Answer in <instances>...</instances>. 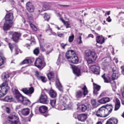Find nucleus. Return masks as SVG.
Returning <instances> with one entry per match:
<instances>
[{"label": "nucleus", "mask_w": 124, "mask_h": 124, "mask_svg": "<svg viewBox=\"0 0 124 124\" xmlns=\"http://www.w3.org/2000/svg\"><path fill=\"white\" fill-rule=\"evenodd\" d=\"M66 57L70 63L76 64L78 62V59L75 52L73 50H69L66 53Z\"/></svg>", "instance_id": "nucleus-1"}, {"label": "nucleus", "mask_w": 124, "mask_h": 124, "mask_svg": "<svg viewBox=\"0 0 124 124\" xmlns=\"http://www.w3.org/2000/svg\"><path fill=\"white\" fill-rule=\"evenodd\" d=\"M86 59L89 64L92 63L97 57L96 54L94 51L90 50H86L85 52Z\"/></svg>", "instance_id": "nucleus-2"}, {"label": "nucleus", "mask_w": 124, "mask_h": 124, "mask_svg": "<svg viewBox=\"0 0 124 124\" xmlns=\"http://www.w3.org/2000/svg\"><path fill=\"white\" fill-rule=\"evenodd\" d=\"M12 91L15 94V98L18 101H29L26 97L23 96L19 93L16 86L12 87Z\"/></svg>", "instance_id": "nucleus-3"}, {"label": "nucleus", "mask_w": 124, "mask_h": 124, "mask_svg": "<svg viewBox=\"0 0 124 124\" xmlns=\"http://www.w3.org/2000/svg\"><path fill=\"white\" fill-rule=\"evenodd\" d=\"M9 88L8 83H3L0 86V97L5 95Z\"/></svg>", "instance_id": "nucleus-4"}, {"label": "nucleus", "mask_w": 124, "mask_h": 124, "mask_svg": "<svg viewBox=\"0 0 124 124\" xmlns=\"http://www.w3.org/2000/svg\"><path fill=\"white\" fill-rule=\"evenodd\" d=\"M106 112L105 106H103L98 109L96 115L98 117H106L107 116Z\"/></svg>", "instance_id": "nucleus-5"}, {"label": "nucleus", "mask_w": 124, "mask_h": 124, "mask_svg": "<svg viewBox=\"0 0 124 124\" xmlns=\"http://www.w3.org/2000/svg\"><path fill=\"white\" fill-rule=\"evenodd\" d=\"M35 66L41 69H42L46 65L45 63L44 62L42 58H38L35 62Z\"/></svg>", "instance_id": "nucleus-6"}, {"label": "nucleus", "mask_w": 124, "mask_h": 124, "mask_svg": "<svg viewBox=\"0 0 124 124\" xmlns=\"http://www.w3.org/2000/svg\"><path fill=\"white\" fill-rule=\"evenodd\" d=\"M47 107L45 106H42L39 108V112L45 117H46L49 115L48 112Z\"/></svg>", "instance_id": "nucleus-7"}, {"label": "nucleus", "mask_w": 124, "mask_h": 124, "mask_svg": "<svg viewBox=\"0 0 124 124\" xmlns=\"http://www.w3.org/2000/svg\"><path fill=\"white\" fill-rule=\"evenodd\" d=\"M68 101H63V103L64 104H63L61 105L59 103L57 104V106L56 107L57 108V109L59 110H63L65 109V107H70L72 106V104L70 103V104H69L67 102Z\"/></svg>", "instance_id": "nucleus-8"}, {"label": "nucleus", "mask_w": 124, "mask_h": 124, "mask_svg": "<svg viewBox=\"0 0 124 124\" xmlns=\"http://www.w3.org/2000/svg\"><path fill=\"white\" fill-rule=\"evenodd\" d=\"M10 74L8 72L3 73L1 75L2 79L8 83L7 82L9 80V78L10 77Z\"/></svg>", "instance_id": "nucleus-9"}, {"label": "nucleus", "mask_w": 124, "mask_h": 124, "mask_svg": "<svg viewBox=\"0 0 124 124\" xmlns=\"http://www.w3.org/2000/svg\"><path fill=\"white\" fill-rule=\"evenodd\" d=\"M90 69L93 72L96 74H98L100 72V67L97 66L95 65H93L90 67Z\"/></svg>", "instance_id": "nucleus-10"}, {"label": "nucleus", "mask_w": 124, "mask_h": 124, "mask_svg": "<svg viewBox=\"0 0 124 124\" xmlns=\"http://www.w3.org/2000/svg\"><path fill=\"white\" fill-rule=\"evenodd\" d=\"M104 106L107 115V116H108L112 112L113 110V107L111 104H107Z\"/></svg>", "instance_id": "nucleus-11"}, {"label": "nucleus", "mask_w": 124, "mask_h": 124, "mask_svg": "<svg viewBox=\"0 0 124 124\" xmlns=\"http://www.w3.org/2000/svg\"><path fill=\"white\" fill-rule=\"evenodd\" d=\"M12 39L16 42H18L19 37L21 36L20 34L18 32H14L12 34Z\"/></svg>", "instance_id": "nucleus-12"}, {"label": "nucleus", "mask_w": 124, "mask_h": 124, "mask_svg": "<svg viewBox=\"0 0 124 124\" xmlns=\"http://www.w3.org/2000/svg\"><path fill=\"white\" fill-rule=\"evenodd\" d=\"M13 18V14L12 13H10L7 14L6 16L5 20L6 21L13 23L12 20Z\"/></svg>", "instance_id": "nucleus-13"}, {"label": "nucleus", "mask_w": 124, "mask_h": 124, "mask_svg": "<svg viewBox=\"0 0 124 124\" xmlns=\"http://www.w3.org/2000/svg\"><path fill=\"white\" fill-rule=\"evenodd\" d=\"M22 91L25 94H31L33 92L34 89L33 87H30L28 89L26 88H24L22 89Z\"/></svg>", "instance_id": "nucleus-14"}, {"label": "nucleus", "mask_w": 124, "mask_h": 124, "mask_svg": "<svg viewBox=\"0 0 124 124\" xmlns=\"http://www.w3.org/2000/svg\"><path fill=\"white\" fill-rule=\"evenodd\" d=\"M92 106L94 108H96L102 104H105L109 101H91Z\"/></svg>", "instance_id": "nucleus-15"}, {"label": "nucleus", "mask_w": 124, "mask_h": 124, "mask_svg": "<svg viewBox=\"0 0 124 124\" xmlns=\"http://www.w3.org/2000/svg\"><path fill=\"white\" fill-rule=\"evenodd\" d=\"M117 119L112 117L107 121L105 124H117Z\"/></svg>", "instance_id": "nucleus-16"}, {"label": "nucleus", "mask_w": 124, "mask_h": 124, "mask_svg": "<svg viewBox=\"0 0 124 124\" xmlns=\"http://www.w3.org/2000/svg\"><path fill=\"white\" fill-rule=\"evenodd\" d=\"M12 24V23L5 21L3 26V30L4 31L8 30L11 27Z\"/></svg>", "instance_id": "nucleus-17"}, {"label": "nucleus", "mask_w": 124, "mask_h": 124, "mask_svg": "<svg viewBox=\"0 0 124 124\" xmlns=\"http://www.w3.org/2000/svg\"><path fill=\"white\" fill-rule=\"evenodd\" d=\"M8 45L9 47L11 52L12 51L13 48H14L16 54H18L20 50L18 48L17 45L15 44L12 45L10 43H9Z\"/></svg>", "instance_id": "nucleus-18"}, {"label": "nucleus", "mask_w": 124, "mask_h": 124, "mask_svg": "<svg viewBox=\"0 0 124 124\" xmlns=\"http://www.w3.org/2000/svg\"><path fill=\"white\" fill-rule=\"evenodd\" d=\"M26 8L28 11L30 12H32L34 10L33 6L30 2L26 4Z\"/></svg>", "instance_id": "nucleus-19"}, {"label": "nucleus", "mask_w": 124, "mask_h": 124, "mask_svg": "<svg viewBox=\"0 0 124 124\" xmlns=\"http://www.w3.org/2000/svg\"><path fill=\"white\" fill-rule=\"evenodd\" d=\"M77 117L79 120L82 121L86 120L87 117V116L86 114H83L78 115L77 116Z\"/></svg>", "instance_id": "nucleus-20"}, {"label": "nucleus", "mask_w": 124, "mask_h": 124, "mask_svg": "<svg viewBox=\"0 0 124 124\" xmlns=\"http://www.w3.org/2000/svg\"><path fill=\"white\" fill-rule=\"evenodd\" d=\"M49 3L46 2H42L41 4L43 6V11H45L48 10L49 8Z\"/></svg>", "instance_id": "nucleus-21"}, {"label": "nucleus", "mask_w": 124, "mask_h": 124, "mask_svg": "<svg viewBox=\"0 0 124 124\" xmlns=\"http://www.w3.org/2000/svg\"><path fill=\"white\" fill-rule=\"evenodd\" d=\"M93 93L95 94H97L98 93V91H99L100 89V86L94 83H93Z\"/></svg>", "instance_id": "nucleus-22"}, {"label": "nucleus", "mask_w": 124, "mask_h": 124, "mask_svg": "<svg viewBox=\"0 0 124 124\" xmlns=\"http://www.w3.org/2000/svg\"><path fill=\"white\" fill-rule=\"evenodd\" d=\"M34 59L33 58L27 59L24 60L22 62V63L23 64H30L32 62H33L34 61Z\"/></svg>", "instance_id": "nucleus-23"}, {"label": "nucleus", "mask_w": 124, "mask_h": 124, "mask_svg": "<svg viewBox=\"0 0 124 124\" xmlns=\"http://www.w3.org/2000/svg\"><path fill=\"white\" fill-rule=\"evenodd\" d=\"M39 101H48L49 99L46 94L42 93L39 97Z\"/></svg>", "instance_id": "nucleus-24"}, {"label": "nucleus", "mask_w": 124, "mask_h": 124, "mask_svg": "<svg viewBox=\"0 0 124 124\" xmlns=\"http://www.w3.org/2000/svg\"><path fill=\"white\" fill-rule=\"evenodd\" d=\"M96 41L97 43L101 44L104 42V39L101 36H98L96 38Z\"/></svg>", "instance_id": "nucleus-25"}, {"label": "nucleus", "mask_w": 124, "mask_h": 124, "mask_svg": "<svg viewBox=\"0 0 124 124\" xmlns=\"http://www.w3.org/2000/svg\"><path fill=\"white\" fill-rule=\"evenodd\" d=\"M73 71L74 73L77 76L80 75V70L76 66H74L72 68Z\"/></svg>", "instance_id": "nucleus-26"}, {"label": "nucleus", "mask_w": 124, "mask_h": 124, "mask_svg": "<svg viewBox=\"0 0 124 124\" xmlns=\"http://www.w3.org/2000/svg\"><path fill=\"white\" fill-rule=\"evenodd\" d=\"M30 110V109L28 108H24L22 110L21 112L23 115L26 116L29 114Z\"/></svg>", "instance_id": "nucleus-27"}, {"label": "nucleus", "mask_w": 124, "mask_h": 124, "mask_svg": "<svg viewBox=\"0 0 124 124\" xmlns=\"http://www.w3.org/2000/svg\"><path fill=\"white\" fill-rule=\"evenodd\" d=\"M49 94L50 96L52 98H55L57 96V93L56 92L52 89L50 90Z\"/></svg>", "instance_id": "nucleus-28"}, {"label": "nucleus", "mask_w": 124, "mask_h": 124, "mask_svg": "<svg viewBox=\"0 0 124 124\" xmlns=\"http://www.w3.org/2000/svg\"><path fill=\"white\" fill-rule=\"evenodd\" d=\"M56 87L60 91L63 92V88L61 84L60 83L59 79H57L56 81Z\"/></svg>", "instance_id": "nucleus-29"}, {"label": "nucleus", "mask_w": 124, "mask_h": 124, "mask_svg": "<svg viewBox=\"0 0 124 124\" xmlns=\"http://www.w3.org/2000/svg\"><path fill=\"white\" fill-rule=\"evenodd\" d=\"M60 19L61 21L64 24L67 28H70L71 26L70 24L69 21H65L62 18H60Z\"/></svg>", "instance_id": "nucleus-30"}, {"label": "nucleus", "mask_w": 124, "mask_h": 124, "mask_svg": "<svg viewBox=\"0 0 124 124\" xmlns=\"http://www.w3.org/2000/svg\"><path fill=\"white\" fill-rule=\"evenodd\" d=\"M102 77L103 78L105 82L108 83L110 82V78L109 77H106L105 74L102 75Z\"/></svg>", "instance_id": "nucleus-31"}, {"label": "nucleus", "mask_w": 124, "mask_h": 124, "mask_svg": "<svg viewBox=\"0 0 124 124\" xmlns=\"http://www.w3.org/2000/svg\"><path fill=\"white\" fill-rule=\"evenodd\" d=\"M120 106V101H116L115 103V111H116L119 109Z\"/></svg>", "instance_id": "nucleus-32"}, {"label": "nucleus", "mask_w": 124, "mask_h": 124, "mask_svg": "<svg viewBox=\"0 0 124 124\" xmlns=\"http://www.w3.org/2000/svg\"><path fill=\"white\" fill-rule=\"evenodd\" d=\"M47 76L48 79L50 80L52 78H53L54 77V74L52 71L49 72L47 74Z\"/></svg>", "instance_id": "nucleus-33"}, {"label": "nucleus", "mask_w": 124, "mask_h": 124, "mask_svg": "<svg viewBox=\"0 0 124 124\" xmlns=\"http://www.w3.org/2000/svg\"><path fill=\"white\" fill-rule=\"evenodd\" d=\"M119 72L113 73L112 75V78L113 80L117 79L119 76Z\"/></svg>", "instance_id": "nucleus-34"}, {"label": "nucleus", "mask_w": 124, "mask_h": 124, "mask_svg": "<svg viewBox=\"0 0 124 124\" xmlns=\"http://www.w3.org/2000/svg\"><path fill=\"white\" fill-rule=\"evenodd\" d=\"M82 89L83 92V94L84 96L87 95L88 93V91L86 86L85 85H84V87L82 88Z\"/></svg>", "instance_id": "nucleus-35"}, {"label": "nucleus", "mask_w": 124, "mask_h": 124, "mask_svg": "<svg viewBox=\"0 0 124 124\" xmlns=\"http://www.w3.org/2000/svg\"><path fill=\"white\" fill-rule=\"evenodd\" d=\"M68 97H66L64 96L61 94L59 96V100L60 101H65V100H69L68 99Z\"/></svg>", "instance_id": "nucleus-36"}, {"label": "nucleus", "mask_w": 124, "mask_h": 124, "mask_svg": "<svg viewBox=\"0 0 124 124\" xmlns=\"http://www.w3.org/2000/svg\"><path fill=\"white\" fill-rule=\"evenodd\" d=\"M13 98L11 96H7L4 99V101H13Z\"/></svg>", "instance_id": "nucleus-37"}, {"label": "nucleus", "mask_w": 124, "mask_h": 124, "mask_svg": "<svg viewBox=\"0 0 124 124\" xmlns=\"http://www.w3.org/2000/svg\"><path fill=\"white\" fill-rule=\"evenodd\" d=\"M83 95V93L80 91H79L76 92V96L77 97L80 98L82 97Z\"/></svg>", "instance_id": "nucleus-38"}, {"label": "nucleus", "mask_w": 124, "mask_h": 124, "mask_svg": "<svg viewBox=\"0 0 124 124\" xmlns=\"http://www.w3.org/2000/svg\"><path fill=\"white\" fill-rule=\"evenodd\" d=\"M39 78V80H41L43 83L46 82L47 80L46 78L44 76H40Z\"/></svg>", "instance_id": "nucleus-39"}, {"label": "nucleus", "mask_w": 124, "mask_h": 124, "mask_svg": "<svg viewBox=\"0 0 124 124\" xmlns=\"http://www.w3.org/2000/svg\"><path fill=\"white\" fill-rule=\"evenodd\" d=\"M56 101H50V104L53 108H56L55 107H57V104H56Z\"/></svg>", "instance_id": "nucleus-40"}, {"label": "nucleus", "mask_w": 124, "mask_h": 124, "mask_svg": "<svg viewBox=\"0 0 124 124\" xmlns=\"http://www.w3.org/2000/svg\"><path fill=\"white\" fill-rule=\"evenodd\" d=\"M81 109L82 112H84L87 109V106L84 104L82 105H81Z\"/></svg>", "instance_id": "nucleus-41"}, {"label": "nucleus", "mask_w": 124, "mask_h": 124, "mask_svg": "<svg viewBox=\"0 0 124 124\" xmlns=\"http://www.w3.org/2000/svg\"><path fill=\"white\" fill-rule=\"evenodd\" d=\"M44 18L45 20L48 21L50 18V16L49 15L46 13H45L44 14Z\"/></svg>", "instance_id": "nucleus-42"}, {"label": "nucleus", "mask_w": 124, "mask_h": 124, "mask_svg": "<svg viewBox=\"0 0 124 124\" xmlns=\"http://www.w3.org/2000/svg\"><path fill=\"white\" fill-rule=\"evenodd\" d=\"M74 35L73 34H72L71 36H70L69 37L68 41L70 42H72L74 38Z\"/></svg>", "instance_id": "nucleus-43"}, {"label": "nucleus", "mask_w": 124, "mask_h": 124, "mask_svg": "<svg viewBox=\"0 0 124 124\" xmlns=\"http://www.w3.org/2000/svg\"><path fill=\"white\" fill-rule=\"evenodd\" d=\"M77 41L79 44H81L82 43V42L81 40V36H79L78 38H77Z\"/></svg>", "instance_id": "nucleus-44"}, {"label": "nucleus", "mask_w": 124, "mask_h": 124, "mask_svg": "<svg viewBox=\"0 0 124 124\" xmlns=\"http://www.w3.org/2000/svg\"><path fill=\"white\" fill-rule=\"evenodd\" d=\"M30 24L31 28L33 30L35 31L37 30V28L34 24L31 23H30Z\"/></svg>", "instance_id": "nucleus-45"}, {"label": "nucleus", "mask_w": 124, "mask_h": 124, "mask_svg": "<svg viewBox=\"0 0 124 124\" xmlns=\"http://www.w3.org/2000/svg\"><path fill=\"white\" fill-rule=\"evenodd\" d=\"M110 100L108 97H105L102 98L100 100L98 101H110Z\"/></svg>", "instance_id": "nucleus-46"}, {"label": "nucleus", "mask_w": 124, "mask_h": 124, "mask_svg": "<svg viewBox=\"0 0 124 124\" xmlns=\"http://www.w3.org/2000/svg\"><path fill=\"white\" fill-rule=\"evenodd\" d=\"M33 53L36 55H37L39 53V50L38 48H36L33 50Z\"/></svg>", "instance_id": "nucleus-47"}, {"label": "nucleus", "mask_w": 124, "mask_h": 124, "mask_svg": "<svg viewBox=\"0 0 124 124\" xmlns=\"http://www.w3.org/2000/svg\"><path fill=\"white\" fill-rule=\"evenodd\" d=\"M4 63V60L2 57L0 56V67Z\"/></svg>", "instance_id": "nucleus-48"}, {"label": "nucleus", "mask_w": 124, "mask_h": 124, "mask_svg": "<svg viewBox=\"0 0 124 124\" xmlns=\"http://www.w3.org/2000/svg\"><path fill=\"white\" fill-rule=\"evenodd\" d=\"M60 54H59V56L58 58V59L57 60V62H56V63L57 65H59L60 64V62L61 58L60 57Z\"/></svg>", "instance_id": "nucleus-49"}, {"label": "nucleus", "mask_w": 124, "mask_h": 124, "mask_svg": "<svg viewBox=\"0 0 124 124\" xmlns=\"http://www.w3.org/2000/svg\"><path fill=\"white\" fill-rule=\"evenodd\" d=\"M35 76L38 79L40 76L39 75V72L37 71H36L35 72Z\"/></svg>", "instance_id": "nucleus-50"}, {"label": "nucleus", "mask_w": 124, "mask_h": 124, "mask_svg": "<svg viewBox=\"0 0 124 124\" xmlns=\"http://www.w3.org/2000/svg\"><path fill=\"white\" fill-rule=\"evenodd\" d=\"M67 45V44H64L63 43H61L60 46L63 49H64L65 48V46Z\"/></svg>", "instance_id": "nucleus-51"}, {"label": "nucleus", "mask_w": 124, "mask_h": 124, "mask_svg": "<svg viewBox=\"0 0 124 124\" xmlns=\"http://www.w3.org/2000/svg\"><path fill=\"white\" fill-rule=\"evenodd\" d=\"M112 71L113 73L115 72H118V69H116L115 68H113Z\"/></svg>", "instance_id": "nucleus-52"}, {"label": "nucleus", "mask_w": 124, "mask_h": 124, "mask_svg": "<svg viewBox=\"0 0 124 124\" xmlns=\"http://www.w3.org/2000/svg\"><path fill=\"white\" fill-rule=\"evenodd\" d=\"M91 105L90 104H88L87 105V109L88 110H90L91 109Z\"/></svg>", "instance_id": "nucleus-53"}, {"label": "nucleus", "mask_w": 124, "mask_h": 124, "mask_svg": "<svg viewBox=\"0 0 124 124\" xmlns=\"http://www.w3.org/2000/svg\"><path fill=\"white\" fill-rule=\"evenodd\" d=\"M53 50L52 48H51L50 49L49 51H47L46 52V54H48L50 53L51 52L52 50Z\"/></svg>", "instance_id": "nucleus-54"}, {"label": "nucleus", "mask_w": 124, "mask_h": 124, "mask_svg": "<svg viewBox=\"0 0 124 124\" xmlns=\"http://www.w3.org/2000/svg\"><path fill=\"white\" fill-rule=\"evenodd\" d=\"M40 49L42 51H45V49L44 47L41 45H40Z\"/></svg>", "instance_id": "nucleus-55"}, {"label": "nucleus", "mask_w": 124, "mask_h": 124, "mask_svg": "<svg viewBox=\"0 0 124 124\" xmlns=\"http://www.w3.org/2000/svg\"><path fill=\"white\" fill-rule=\"evenodd\" d=\"M121 90L123 96L124 98V87L123 89H121Z\"/></svg>", "instance_id": "nucleus-56"}, {"label": "nucleus", "mask_w": 124, "mask_h": 124, "mask_svg": "<svg viewBox=\"0 0 124 124\" xmlns=\"http://www.w3.org/2000/svg\"><path fill=\"white\" fill-rule=\"evenodd\" d=\"M6 110L8 113H10V110L9 108L8 107H6Z\"/></svg>", "instance_id": "nucleus-57"}, {"label": "nucleus", "mask_w": 124, "mask_h": 124, "mask_svg": "<svg viewBox=\"0 0 124 124\" xmlns=\"http://www.w3.org/2000/svg\"><path fill=\"white\" fill-rule=\"evenodd\" d=\"M106 20L108 22H110L111 21V19L110 18V17L109 16H108V18Z\"/></svg>", "instance_id": "nucleus-58"}, {"label": "nucleus", "mask_w": 124, "mask_h": 124, "mask_svg": "<svg viewBox=\"0 0 124 124\" xmlns=\"http://www.w3.org/2000/svg\"><path fill=\"white\" fill-rule=\"evenodd\" d=\"M17 122L18 120L17 121L16 120H15L14 121H12V122L13 124H17Z\"/></svg>", "instance_id": "nucleus-59"}, {"label": "nucleus", "mask_w": 124, "mask_h": 124, "mask_svg": "<svg viewBox=\"0 0 124 124\" xmlns=\"http://www.w3.org/2000/svg\"><path fill=\"white\" fill-rule=\"evenodd\" d=\"M124 15V13L123 12H120L118 14V16H122L123 15Z\"/></svg>", "instance_id": "nucleus-60"}, {"label": "nucleus", "mask_w": 124, "mask_h": 124, "mask_svg": "<svg viewBox=\"0 0 124 124\" xmlns=\"http://www.w3.org/2000/svg\"><path fill=\"white\" fill-rule=\"evenodd\" d=\"M114 61L116 63H117L118 62V60L116 58H114Z\"/></svg>", "instance_id": "nucleus-61"}, {"label": "nucleus", "mask_w": 124, "mask_h": 124, "mask_svg": "<svg viewBox=\"0 0 124 124\" xmlns=\"http://www.w3.org/2000/svg\"><path fill=\"white\" fill-rule=\"evenodd\" d=\"M60 6H61V7H69L70 5H61Z\"/></svg>", "instance_id": "nucleus-62"}, {"label": "nucleus", "mask_w": 124, "mask_h": 124, "mask_svg": "<svg viewBox=\"0 0 124 124\" xmlns=\"http://www.w3.org/2000/svg\"><path fill=\"white\" fill-rule=\"evenodd\" d=\"M39 42L40 43H43V39H42V40H41V39L40 38H39Z\"/></svg>", "instance_id": "nucleus-63"}, {"label": "nucleus", "mask_w": 124, "mask_h": 124, "mask_svg": "<svg viewBox=\"0 0 124 124\" xmlns=\"http://www.w3.org/2000/svg\"><path fill=\"white\" fill-rule=\"evenodd\" d=\"M96 124H102L101 121H98Z\"/></svg>", "instance_id": "nucleus-64"}]
</instances>
